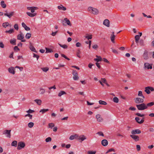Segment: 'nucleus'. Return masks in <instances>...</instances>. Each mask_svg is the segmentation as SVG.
Returning <instances> with one entry per match:
<instances>
[{
	"mask_svg": "<svg viewBox=\"0 0 154 154\" xmlns=\"http://www.w3.org/2000/svg\"><path fill=\"white\" fill-rule=\"evenodd\" d=\"M136 106L137 109L140 110H143L147 109L146 104L143 103L140 104H137L136 105Z\"/></svg>",
	"mask_w": 154,
	"mask_h": 154,
	"instance_id": "obj_1",
	"label": "nucleus"
},
{
	"mask_svg": "<svg viewBox=\"0 0 154 154\" xmlns=\"http://www.w3.org/2000/svg\"><path fill=\"white\" fill-rule=\"evenodd\" d=\"M11 130H5L3 131L2 134L5 135L6 137L10 138L11 136Z\"/></svg>",
	"mask_w": 154,
	"mask_h": 154,
	"instance_id": "obj_2",
	"label": "nucleus"
},
{
	"mask_svg": "<svg viewBox=\"0 0 154 154\" xmlns=\"http://www.w3.org/2000/svg\"><path fill=\"white\" fill-rule=\"evenodd\" d=\"M88 10L94 14L97 15L98 14V10L96 8L91 7H89Z\"/></svg>",
	"mask_w": 154,
	"mask_h": 154,
	"instance_id": "obj_3",
	"label": "nucleus"
},
{
	"mask_svg": "<svg viewBox=\"0 0 154 154\" xmlns=\"http://www.w3.org/2000/svg\"><path fill=\"white\" fill-rule=\"evenodd\" d=\"M25 146V143L23 141L19 142L18 144L17 149L18 150H20L24 148Z\"/></svg>",
	"mask_w": 154,
	"mask_h": 154,
	"instance_id": "obj_4",
	"label": "nucleus"
},
{
	"mask_svg": "<svg viewBox=\"0 0 154 154\" xmlns=\"http://www.w3.org/2000/svg\"><path fill=\"white\" fill-rule=\"evenodd\" d=\"M77 137V140H79V141L81 142H82L87 139L85 136L84 135H79L78 134Z\"/></svg>",
	"mask_w": 154,
	"mask_h": 154,
	"instance_id": "obj_5",
	"label": "nucleus"
},
{
	"mask_svg": "<svg viewBox=\"0 0 154 154\" xmlns=\"http://www.w3.org/2000/svg\"><path fill=\"white\" fill-rule=\"evenodd\" d=\"M144 99L136 97L134 99V100L135 103L137 104L141 103L144 102Z\"/></svg>",
	"mask_w": 154,
	"mask_h": 154,
	"instance_id": "obj_6",
	"label": "nucleus"
},
{
	"mask_svg": "<svg viewBox=\"0 0 154 154\" xmlns=\"http://www.w3.org/2000/svg\"><path fill=\"white\" fill-rule=\"evenodd\" d=\"M72 74L73 75V79L74 80H77L79 79V77L78 76V73L77 72L74 70L72 71Z\"/></svg>",
	"mask_w": 154,
	"mask_h": 154,
	"instance_id": "obj_7",
	"label": "nucleus"
},
{
	"mask_svg": "<svg viewBox=\"0 0 154 154\" xmlns=\"http://www.w3.org/2000/svg\"><path fill=\"white\" fill-rule=\"evenodd\" d=\"M27 8L28 10H30L32 13H34L35 10H37L38 8L36 7H28Z\"/></svg>",
	"mask_w": 154,
	"mask_h": 154,
	"instance_id": "obj_8",
	"label": "nucleus"
},
{
	"mask_svg": "<svg viewBox=\"0 0 154 154\" xmlns=\"http://www.w3.org/2000/svg\"><path fill=\"white\" fill-rule=\"evenodd\" d=\"M5 13H4V15L8 17L9 18H10L14 14V11H12L9 13V14L7 13V11H5Z\"/></svg>",
	"mask_w": 154,
	"mask_h": 154,
	"instance_id": "obj_9",
	"label": "nucleus"
},
{
	"mask_svg": "<svg viewBox=\"0 0 154 154\" xmlns=\"http://www.w3.org/2000/svg\"><path fill=\"white\" fill-rule=\"evenodd\" d=\"M144 118L143 117L142 119H141V121H140V118L138 117H136L135 118V120L139 124H141L143 123L144 122Z\"/></svg>",
	"mask_w": 154,
	"mask_h": 154,
	"instance_id": "obj_10",
	"label": "nucleus"
},
{
	"mask_svg": "<svg viewBox=\"0 0 154 154\" xmlns=\"http://www.w3.org/2000/svg\"><path fill=\"white\" fill-rule=\"evenodd\" d=\"M130 137L132 139H133L135 141H137L139 140L140 137L138 136L134 135H131Z\"/></svg>",
	"mask_w": 154,
	"mask_h": 154,
	"instance_id": "obj_11",
	"label": "nucleus"
},
{
	"mask_svg": "<svg viewBox=\"0 0 154 154\" xmlns=\"http://www.w3.org/2000/svg\"><path fill=\"white\" fill-rule=\"evenodd\" d=\"M141 133V131L139 129L133 130L131 132V133L132 135H135L136 134H139Z\"/></svg>",
	"mask_w": 154,
	"mask_h": 154,
	"instance_id": "obj_12",
	"label": "nucleus"
},
{
	"mask_svg": "<svg viewBox=\"0 0 154 154\" xmlns=\"http://www.w3.org/2000/svg\"><path fill=\"white\" fill-rule=\"evenodd\" d=\"M110 22L109 20L107 19H105L103 22V24L105 26L109 27V26Z\"/></svg>",
	"mask_w": 154,
	"mask_h": 154,
	"instance_id": "obj_13",
	"label": "nucleus"
},
{
	"mask_svg": "<svg viewBox=\"0 0 154 154\" xmlns=\"http://www.w3.org/2000/svg\"><path fill=\"white\" fill-rule=\"evenodd\" d=\"M24 38V35L21 32H20V34H18L17 36V39L18 40H22Z\"/></svg>",
	"mask_w": 154,
	"mask_h": 154,
	"instance_id": "obj_14",
	"label": "nucleus"
},
{
	"mask_svg": "<svg viewBox=\"0 0 154 154\" xmlns=\"http://www.w3.org/2000/svg\"><path fill=\"white\" fill-rule=\"evenodd\" d=\"M29 48L30 50L32 51L35 52L36 53H37V51L36 50L34 47L32 45L31 43H30V45L29 46Z\"/></svg>",
	"mask_w": 154,
	"mask_h": 154,
	"instance_id": "obj_15",
	"label": "nucleus"
},
{
	"mask_svg": "<svg viewBox=\"0 0 154 154\" xmlns=\"http://www.w3.org/2000/svg\"><path fill=\"white\" fill-rule=\"evenodd\" d=\"M102 145L104 146H106L108 144V142L106 140L104 139L102 140L101 141Z\"/></svg>",
	"mask_w": 154,
	"mask_h": 154,
	"instance_id": "obj_16",
	"label": "nucleus"
},
{
	"mask_svg": "<svg viewBox=\"0 0 154 154\" xmlns=\"http://www.w3.org/2000/svg\"><path fill=\"white\" fill-rule=\"evenodd\" d=\"M8 70L9 72L10 73L13 74H15V72L14 67H11V68H9Z\"/></svg>",
	"mask_w": 154,
	"mask_h": 154,
	"instance_id": "obj_17",
	"label": "nucleus"
},
{
	"mask_svg": "<svg viewBox=\"0 0 154 154\" xmlns=\"http://www.w3.org/2000/svg\"><path fill=\"white\" fill-rule=\"evenodd\" d=\"M143 57L145 60H146L149 58L148 56V52L146 51H145L143 54Z\"/></svg>",
	"mask_w": 154,
	"mask_h": 154,
	"instance_id": "obj_18",
	"label": "nucleus"
},
{
	"mask_svg": "<svg viewBox=\"0 0 154 154\" xmlns=\"http://www.w3.org/2000/svg\"><path fill=\"white\" fill-rule=\"evenodd\" d=\"M144 66L145 67L147 68L148 69H152V66L150 65L148 63H144Z\"/></svg>",
	"mask_w": 154,
	"mask_h": 154,
	"instance_id": "obj_19",
	"label": "nucleus"
},
{
	"mask_svg": "<svg viewBox=\"0 0 154 154\" xmlns=\"http://www.w3.org/2000/svg\"><path fill=\"white\" fill-rule=\"evenodd\" d=\"M96 118L99 122H101L103 120V118L100 117V116L99 114L97 115L96 116Z\"/></svg>",
	"mask_w": 154,
	"mask_h": 154,
	"instance_id": "obj_20",
	"label": "nucleus"
},
{
	"mask_svg": "<svg viewBox=\"0 0 154 154\" xmlns=\"http://www.w3.org/2000/svg\"><path fill=\"white\" fill-rule=\"evenodd\" d=\"M64 20L65 21V23H66L67 25L71 26H72L71 24L70 23L69 20L67 18H65L64 19Z\"/></svg>",
	"mask_w": 154,
	"mask_h": 154,
	"instance_id": "obj_21",
	"label": "nucleus"
},
{
	"mask_svg": "<svg viewBox=\"0 0 154 154\" xmlns=\"http://www.w3.org/2000/svg\"><path fill=\"white\" fill-rule=\"evenodd\" d=\"M77 134H75L74 135H71L69 138V139L70 140H73L74 139H77Z\"/></svg>",
	"mask_w": 154,
	"mask_h": 154,
	"instance_id": "obj_22",
	"label": "nucleus"
},
{
	"mask_svg": "<svg viewBox=\"0 0 154 154\" xmlns=\"http://www.w3.org/2000/svg\"><path fill=\"white\" fill-rule=\"evenodd\" d=\"M154 105V102H152L146 104V109H147L148 107H151Z\"/></svg>",
	"mask_w": 154,
	"mask_h": 154,
	"instance_id": "obj_23",
	"label": "nucleus"
},
{
	"mask_svg": "<svg viewBox=\"0 0 154 154\" xmlns=\"http://www.w3.org/2000/svg\"><path fill=\"white\" fill-rule=\"evenodd\" d=\"M60 10H63V11H65L66 10V8L63 6L62 5H60V6H58L57 7Z\"/></svg>",
	"mask_w": 154,
	"mask_h": 154,
	"instance_id": "obj_24",
	"label": "nucleus"
},
{
	"mask_svg": "<svg viewBox=\"0 0 154 154\" xmlns=\"http://www.w3.org/2000/svg\"><path fill=\"white\" fill-rule=\"evenodd\" d=\"M26 14L28 15L31 17H34L36 15V13H31L29 12H26Z\"/></svg>",
	"mask_w": 154,
	"mask_h": 154,
	"instance_id": "obj_25",
	"label": "nucleus"
},
{
	"mask_svg": "<svg viewBox=\"0 0 154 154\" xmlns=\"http://www.w3.org/2000/svg\"><path fill=\"white\" fill-rule=\"evenodd\" d=\"M115 35L114 34H111L110 36V39L112 42L113 43H115Z\"/></svg>",
	"mask_w": 154,
	"mask_h": 154,
	"instance_id": "obj_26",
	"label": "nucleus"
},
{
	"mask_svg": "<svg viewBox=\"0 0 154 154\" xmlns=\"http://www.w3.org/2000/svg\"><path fill=\"white\" fill-rule=\"evenodd\" d=\"M10 42L11 44L14 45H16V40L14 38L11 39L10 41Z\"/></svg>",
	"mask_w": 154,
	"mask_h": 154,
	"instance_id": "obj_27",
	"label": "nucleus"
},
{
	"mask_svg": "<svg viewBox=\"0 0 154 154\" xmlns=\"http://www.w3.org/2000/svg\"><path fill=\"white\" fill-rule=\"evenodd\" d=\"M149 87L148 86L145 88V89L144 91L147 94H149L150 93V90L149 89Z\"/></svg>",
	"mask_w": 154,
	"mask_h": 154,
	"instance_id": "obj_28",
	"label": "nucleus"
},
{
	"mask_svg": "<svg viewBox=\"0 0 154 154\" xmlns=\"http://www.w3.org/2000/svg\"><path fill=\"white\" fill-rule=\"evenodd\" d=\"M34 101L38 105H40L42 103V101L40 99H35L34 100Z\"/></svg>",
	"mask_w": 154,
	"mask_h": 154,
	"instance_id": "obj_29",
	"label": "nucleus"
},
{
	"mask_svg": "<svg viewBox=\"0 0 154 154\" xmlns=\"http://www.w3.org/2000/svg\"><path fill=\"white\" fill-rule=\"evenodd\" d=\"M1 5L2 7L3 8H5L6 7V4L5 3L4 1H2L1 2Z\"/></svg>",
	"mask_w": 154,
	"mask_h": 154,
	"instance_id": "obj_30",
	"label": "nucleus"
},
{
	"mask_svg": "<svg viewBox=\"0 0 154 154\" xmlns=\"http://www.w3.org/2000/svg\"><path fill=\"white\" fill-rule=\"evenodd\" d=\"M66 93L64 91H61L58 94V96L61 97L62 95L66 94Z\"/></svg>",
	"mask_w": 154,
	"mask_h": 154,
	"instance_id": "obj_31",
	"label": "nucleus"
},
{
	"mask_svg": "<svg viewBox=\"0 0 154 154\" xmlns=\"http://www.w3.org/2000/svg\"><path fill=\"white\" fill-rule=\"evenodd\" d=\"M17 145V141L16 140H14L12 142L11 145L12 146L16 147Z\"/></svg>",
	"mask_w": 154,
	"mask_h": 154,
	"instance_id": "obj_32",
	"label": "nucleus"
},
{
	"mask_svg": "<svg viewBox=\"0 0 154 154\" xmlns=\"http://www.w3.org/2000/svg\"><path fill=\"white\" fill-rule=\"evenodd\" d=\"M14 32V30L13 29H11L9 30H6L5 31L6 33H9V34H11L13 33Z\"/></svg>",
	"mask_w": 154,
	"mask_h": 154,
	"instance_id": "obj_33",
	"label": "nucleus"
},
{
	"mask_svg": "<svg viewBox=\"0 0 154 154\" xmlns=\"http://www.w3.org/2000/svg\"><path fill=\"white\" fill-rule=\"evenodd\" d=\"M138 96H139L143 98H145V97L143 95L142 92L141 91H138Z\"/></svg>",
	"mask_w": 154,
	"mask_h": 154,
	"instance_id": "obj_34",
	"label": "nucleus"
},
{
	"mask_svg": "<svg viewBox=\"0 0 154 154\" xmlns=\"http://www.w3.org/2000/svg\"><path fill=\"white\" fill-rule=\"evenodd\" d=\"M45 49L46 50L45 53H51L53 52V51L52 50L47 48H45Z\"/></svg>",
	"mask_w": 154,
	"mask_h": 154,
	"instance_id": "obj_35",
	"label": "nucleus"
},
{
	"mask_svg": "<svg viewBox=\"0 0 154 154\" xmlns=\"http://www.w3.org/2000/svg\"><path fill=\"white\" fill-rule=\"evenodd\" d=\"M49 110V109H41L40 110L39 112H42V114H43L45 112H46L47 111H48Z\"/></svg>",
	"mask_w": 154,
	"mask_h": 154,
	"instance_id": "obj_36",
	"label": "nucleus"
},
{
	"mask_svg": "<svg viewBox=\"0 0 154 154\" xmlns=\"http://www.w3.org/2000/svg\"><path fill=\"white\" fill-rule=\"evenodd\" d=\"M102 58L101 57H98V58H95L94 59V60L95 61L97 62H98L99 61H101L102 60Z\"/></svg>",
	"mask_w": 154,
	"mask_h": 154,
	"instance_id": "obj_37",
	"label": "nucleus"
},
{
	"mask_svg": "<svg viewBox=\"0 0 154 154\" xmlns=\"http://www.w3.org/2000/svg\"><path fill=\"white\" fill-rule=\"evenodd\" d=\"M10 24L8 22H5L3 23L2 26L6 28V27L9 26Z\"/></svg>",
	"mask_w": 154,
	"mask_h": 154,
	"instance_id": "obj_38",
	"label": "nucleus"
},
{
	"mask_svg": "<svg viewBox=\"0 0 154 154\" xmlns=\"http://www.w3.org/2000/svg\"><path fill=\"white\" fill-rule=\"evenodd\" d=\"M99 103L100 104L103 105H106L107 104L106 102L100 100L99 101Z\"/></svg>",
	"mask_w": 154,
	"mask_h": 154,
	"instance_id": "obj_39",
	"label": "nucleus"
},
{
	"mask_svg": "<svg viewBox=\"0 0 154 154\" xmlns=\"http://www.w3.org/2000/svg\"><path fill=\"white\" fill-rule=\"evenodd\" d=\"M34 125V124L33 122H30L28 124V126L29 128H31Z\"/></svg>",
	"mask_w": 154,
	"mask_h": 154,
	"instance_id": "obj_40",
	"label": "nucleus"
},
{
	"mask_svg": "<svg viewBox=\"0 0 154 154\" xmlns=\"http://www.w3.org/2000/svg\"><path fill=\"white\" fill-rule=\"evenodd\" d=\"M58 44L60 46V47L63 48L64 49H66L68 47L66 45H62L60 43H59Z\"/></svg>",
	"mask_w": 154,
	"mask_h": 154,
	"instance_id": "obj_41",
	"label": "nucleus"
},
{
	"mask_svg": "<svg viewBox=\"0 0 154 154\" xmlns=\"http://www.w3.org/2000/svg\"><path fill=\"white\" fill-rule=\"evenodd\" d=\"M41 69L44 72H47L49 70V68L48 67H45L44 68H42Z\"/></svg>",
	"mask_w": 154,
	"mask_h": 154,
	"instance_id": "obj_42",
	"label": "nucleus"
},
{
	"mask_svg": "<svg viewBox=\"0 0 154 154\" xmlns=\"http://www.w3.org/2000/svg\"><path fill=\"white\" fill-rule=\"evenodd\" d=\"M31 34L30 33H27L26 36L25 37L26 39H29L31 37Z\"/></svg>",
	"mask_w": 154,
	"mask_h": 154,
	"instance_id": "obj_43",
	"label": "nucleus"
},
{
	"mask_svg": "<svg viewBox=\"0 0 154 154\" xmlns=\"http://www.w3.org/2000/svg\"><path fill=\"white\" fill-rule=\"evenodd\" d=\"M119 99L117 97H114L113 98V101L114 102L116 103H118L119 102Z\"/></svg>",
	"mask_w": 154,
	"mask_h": 154,
	"instance_id": "obj_44",
	"label": "nucleus"
},
{
	"mask_svg": "<svg viewBox=\"0 0 154 154\" xmlns=\"http://www.w3.org/2000/svg\"><path fill=\"white\" fill-rule=\"evenodd\" d=\"M135 115L137 116L141 117H143L145 116V115L144 114H141L139 113H136L135 114Z\"/></svg>",
	"mask_w": 154,
	"mask_h": 154,
	"instance_id": "obj_45",
	"label": "nucleus"
},
{
	"mask_svg": "<svg viewBox=\"0 0 154 154\" xmlns=\"http://www.w3.org/2000/svg\"><path fill=\"white\" fill-rule=\"evenodd\" d=\"M40 91H41L40 94H43L45 92V90L41 88H40Z\"/></svg>",
	"mask_w": 154,
	"mask_h": 154,
	"instance_id": "obj_46",
	"label": "nucleus"
},
{
	"mask_svg": "<svg viewBox=\"0 0 154 154\" xmlns=\"http://www.w3.org/2000/svg\"><path fill=\"white\" fill-rule=\"evenodd\" d=\"M61 56L63 57H64L66 59H67V60H70V59L69 58L67 57L64 54H61Z\"/></svg>",
	"mask_w": 154,
	"mask_h": 154,
	"instance_id": "obj_47",
	"label": "nucleus"
},
{
	"mask_svg": "<svg viewBox=\"0 0 154 154\" xmlns=\"http://www.w3.org/2000/svg\"><path fill=\"white\" fill-rule=\"evenodd\" d=\"M88 154H95L96 153V151H89L88 152Z\"/></svg>",
	"mask_w": 154,
	"mask_h": 154,
	"instance_id": "obj_48",
	"label": "nucleus"
},
{
	"mask_svg": "<svg viewBox=\"0 0 154 154\" xmlns=\"http://www.w3.org/2000/svg\"><path fill=\"white\" fill-rule=\"evenodd\" d=\"M51 137H48L45 139V141L46 142H48L51 141Z\"/></svg>",
	"mask_w": 154,
	"mask_h": 154,
	"instance_id": "obj_49",
	"label": "nucleus"
},
{
	"mask_svg": "<svg viewBox=\"0 0 154 154\" xmlns=\"http://www.w3.org/2000/svg\"><path fill=\"white\" fill-rule=\"evenodd\" d=\"M85 37L88 40L91 39L92 38V35H88L85 36Z\"/></svg>",
	"mask_w": 154,
	"mask_h": 154,
	"instance_id": "obj_50",
	"label": "nucleus"
},
{
	"mask_svg": "<svg viewBox=\"0 0 154 154\" xmlns=\"http://www.w3.org/2000/svg\"><path fill=\"white\" fill-rule=\"evenodd\" d=\"M34 112V111L33 110H32L30 109H29V110L27 111L26 112L28 113V114H29L31 113H32Z\"/></svg>",
	"mask_w": 154,
	"mask_h": 154,
	"instance_id": "obj_51",
	"label": "nucleus"
},
{
	"mask_svg": "<svg viewBox=\"0 0 154 154\" xmlns=\"http://www.w3.org/2000/svg\"><path fill=\"white\" fill-rule=\"evenodd\" d=\"M14 29L16 30H18L19 28L18 25L17 24H15L14 25Z\"/></svg>",
	"mask_w": 154,
	"mask_h": 154,
	"instance_id": "obj_52",
	"label": "nucleus"
},
{
	"mask_svg": "<svg viewBox=\"0 0 154 154\" xmlns=\"http://www.w3.org/2000/svg\"><path fill=\"white\" fill-rule=\"evenodd\" d=\"M54 126V124L53 123H50L48 124V126L49 128H52Z\"/></svg>",
	"mask_w": 154,
	"mask_h": 154,
	"instance_id": "obj_53",
	"label": "nucleus"
},
{
	"mask_svg": "<svg viewBox=\"0 0 154 154\" xmlns=\"http://www.w3.org/2000/svg\"><path fill=\"white\" fill-rule=\"evenodd\" d=\"M25 117H27V116H28L29 117V119H32V115H30V114H26L25 116Z\"/></svg>",
	"mask_w": 154,
	"mask_h": 154,
	"instance_id": "obj_54",
	"label": "nucleus"
},
{
	"mask_svg": "<svg viewBox=\"0 0 154 154\" xmlns=\"http://www.w3.org/2000/svg\"><path fill=\"white\" fill-rule=\"evenodd\" d=\"M111 49H112V52L113 53L117 54H118V52L116 50L113 49L112 48Z\"/></svg>",
	"mask_w": 154,
	"mask_h": 154,
	"instance_id": "obj_55",
	"label": "nucleus"
},
{
	"mask_svg": "<svg viewBox=\"0 0 154 154\" xmlns=\"http://www.w3.org/2000/svg\"><path fill=\"white\" fill-rule=\"evenodd\" d=\"M102 60H103L104 62H106L107 63H109V61L106 58H103Z\"/></svg>",
	"mask_w": 154,
	"mask_h": 154,
	"instance_id": "obj_56",
	"label": "nucleus"
},
{
	"mask_svg": "<svg viewBox=\"0 0 154 154\" xmlns=\"http://www.w3.org/2000/svg\"><path fill=\"white\" fill-rule=\"evenodd\" d=\"M114 151L115 152V150L113 148H111L108 150L106 152V153H107L109 152H111V151Z\"/></svg>",
	"mask_w": 154,
	"mask_h": 154,
	"instance_id": "obj_57",
	"label": "nucleus"
},
{
	"mask_svg": "<svg viewBox=\"0 0 154 154\" xmlns=\"http://www.w3.org/2000/svg\"><path fill=\"white\" fill-rule=\"evenodd\" d=\"M139 43L140 45H143V40L142 39H140Z\"/></svg>",
	"mask_w": 154,
	"mask_h": 154,
	"instance_id": "obj_58",
	"label": "nucleus"
},
{
	"mask_svg": "<svg viewBox=\"0 0 154 154\" xmlns=\"http://www.w3.org/2000/svg\"><path fill=\"white\" fill-rule=\"evenodd\" d=\"M14 49L16 51H18L20 50L19 48L17 46H15L14 47Z\"/></svg>",
	"mask_w": 154,
	"mask_h": 154,
	"instance_id": "obj_59",
	"label": "nucleus"
},
{
	"mask_svg": "<svg viewBox=\"0 0 154 154\" xmlns=\"http://www.w3.org/2000/svg\"><path fill=\"white\" fill-rule=\"evenodd\" d=\"M97 134H99L100 136H104V134L101 131L98 132L97 133Z\"/></svg>",
	"mask_w": 154,
	"mask_h": 154,
	"instance_id": "obj_60",
	"label": "nucleus"
},
{
	"mask_svg": "<svg viewBox=\"0 0 154 154\" xmlns=\"http://www.w3.org/2000/svg\"><path fill=\"white\" fill-rule=\"evenodd\" d=\"M0 47L1 48H3L4 47V45L2 42H0Z\"/></svg>",
	"mask_w": 154,
	"mask_h": 154,
	"instance_id": "obj_61",
	"label": "nucleus"
},
{
	"mask_svg": "<svg viewBox=\"0 0 154 154\" xmlns=\"http://www.w3.org/2000/svg\"><path fill=\"white\" fill-rule=\"evenodd\" d=\"M33 57H36L37 58V60H38V59L39 58V57L38 55H37L35 54H33Z\"/></svg>",
	"mask_w": 154,
	"mask_h": 154,
	"instance_id": "obj_62",
	"label": "nucleus"
},
{
	"mask_svg": "<svg viewBox=\"0 0 154 154\" xmlns=\"http://www.w3.org/2000/svg\"><path fill=\"white\" fill-rule=\"evenodd\" d=\"M80 53V50H78L77 52V56L79 58H80L81 57L79 55V54Z\"/></svg>",
	"mask_w": 154,
	"mask_h": 154,
	"instance_id": "obj_63",
	"label": "nucleus"
},
{
	"mask_svg": "<svg viewBox=\"0 0 154 154\" xmlns=\"http://www.w3.org/2000/svg\"><path fill=\"white\" fill-rule=\"evenodd\" d=\"M102 82L105 83L106 82V80L105 78H102L101 81Z\"/></svg>",
	"mask_w": 154,
	"mask_h": 154,
	"instance_id": "obj_64",
	"label": "nucleus"
}]
</instances>
